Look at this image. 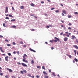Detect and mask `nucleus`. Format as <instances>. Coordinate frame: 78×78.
Masks as SVG:
<instances>
[{
    "label": "nucleus",
    "instance_id": "4be33fe9",
    "mask_svg": "<svg viewBox=\"0 0 78 78\" xmlns=\"http://www.w3.org/2000/svg\"><path fill=\"white\" fill-rule=\"evenodd\" d=\"M44 78H48V76L47 75H45L44 76Z\"/></svg>",
    "mask_w": 78,
    "mask_h": 78
},
{
    "label": "nucleus",
    "instance_id": "c03bdc74",
    "mask_svg": "<svg viewBox=\"0 0 78 78\" xmlns=\"http://www.w3.org/2000/svg\"><path fill=\"white\" fill-rule=\"evenodd\" d=\"M32 31H35V30L34 29H32V30H31Z\"/></svg>",
    "mask_w": 78,
    "mask_h": 78
},
{
    "label": "nucleus",
    "instance_id": "e433bc0d",
    "mask_svg": "<svg viewBox=\"0 0 78 78\" xmlns=\"http://www.w3.org/2000/svg\"><path fill=\"white\" fill-rule=\"evenodd\" d=\"M9 72H12V70L10 69H9Z\"/></svg>",
    "mask_w": 78,
    "mask_h": 78
},
{
    "label": "nucleus",
    "instance_id": "f8f14e48",
    "mask_svg": "<svg viewBox=\"0 0 78 78\" xmlns=\"http://www.w3.org/2000/svg\"><path fill=\"white\" fill-rule=\"evenodd\" d=\"M68 18H71L72 17V16L71 15H69L68 16Z\"/></svg>",
    "mask_w": 78,
    "mask_h": 78
},
{
    "label": "nucleus",
    "instance_id": "58836bf2",
    "mask_svg": "<svg viewBox=\"0 0 78 78\" xmlns=\"http://www.w3.org/2000/svg\"><path fill=\"white\" fill-rule=\"evenodd\" d=\"M37 68H38V69H40V68H41V67L40 66H37Z\"/></svg>",
    "mask_w": 78,
    "mask_h": 78
},
{
    "label": "nucleus",
    "instance_id": "680f3d73",
    "mask_svg": "<svg viewBox=\"0 0 78 78\" xmlns=\"http://www.w3.org/2000/svg\"><path fill=\"white\" fill-rule=\"evenodd\" d=\"M66 36L67 37H69V35H66Z\"/></svg>",
    "mask_w": 78,
    "mask_h": 78
},
{
    "label": "nucleus",
    "instance_id": "0e129e2a",
    "mask_svg": "<svg viewBox=\"0 0 78 78\" xmlns=\"http://www.w3.org/2000/svg\"><path fill=\"white\" fill-rule=\"evenodd\" d=\"M60 5L62 6H63V5H62V4H61Z\"/></svg>",
    "mask_w": 78,
    "mask_h": 78
},
{
    "label": "nucleus",
    "instance_id": "ea45409f",
    "mask_svg": "<svg viewBox=\"0 0 78 78\" xmlns=\"http://www.w3.org/2000/svg\"><path fill=\"white\" fill-rule=\"evenodd\" d=\"M3 37V36L0 35V38H2Z\"/></svg>",
    "mask_w": 78,
    "mask_h": 78
},
{
    "label": "nucleus",
    "instance_id": "4d7b16f0",
    "mask_svg": "<svg viewBox=\"0 0 78 78\" xmlns=\"http://www.w3.org/2000/svg\"><path fill=\"white\" fill-rule=\"evenodd\" d=\"M61 27H62V28H63V27H64V25H61Z\"/></svg>",
    "mask_w": 78,
    "mask_h": 78
},
{
    "label": "nucleus",
    "instance_id": "b1692460",
    "mask_svg": "<svg viewBox=\"0 0 78 78\" xmlns=\"http://www.w3.org/2000/svg\"><path fill=\"white\" fill-rule=\"evenodd\" d=\"M55 12H56L57 13H58V12H59V10H56V11H55Z\"/></svg>",
    "mask_w": 78,
    "mask_h": 78
},
{
    "label": "nucleus",
    "instance_id": "774afa93",
    "mask_svg": "<svg viewBox=\"0 0 78 78\" xmlns=\"http://www.w3.org/2000/svg\"><path fill=\"white\" fill-rule=\"evenodd\" d=\"M49 27H52V25H49Z\"/></svg>",
    "mask_w": 78,
    "mask_h": 78
},
{
    "label": "nucleus",
    "instance_id": "473e14b6",
    "mask_svg": "<svg viewBox=\"0 0 78 78\" xmlns=\"http://www.w3.org/2000/svg\"><path fill=\"white\" fill-rule=\"evenodd\" d=\"M36 77H37V78H40V76H38V75H37L36 76Z\"/></svg>",
    "mask_w": 78,
    "mask_h": 78
},
{
    "label": "nucleus",
    "instance_id": "f257e3e1",
    "mask_svg": "<svg viewBox=\"0 0 78 78\" xmlns=\"http://www.w3.org/2000/svg\"><path fill=\"white\" fill-rule=\"evenodd\" d=\"M54 39H56V40L53 39L52 40H50L49 42H51V43H53V42H57L58 41H60V40H59V39L56 37H54Z\"/></svg>",
    "mask_w": 78,
    "mask_h": 78
},
{
    "label": "nucleus",
    "instance_id": "72a5a7b5",
    "mask_svg": "<svg viewBox=\"0 0 78 78\" xmlns=\"http://www.w3.org/2000/svg\"><path fill=\"white\" fill-rule=\"evenodd\" d=\"M68 30H71L72 29V27H68Z\"/></svg>",
    "mask_w": 78,
    "mask_h": 78
},
{
    "label": "nucleus",
    "instance_id": "a19ab883",
    "mask_svg": "<svg viewBox=\"0 0 78 78\" xmlns=\"http://www.w3.org/2000/svg\"><path fill=\"white\" fill-rule=\"evenodd\" d=\"M12 44H13V45H16V43H15V42H13L12 43Z\"/></svg>",
    "mask_w": 78,
    "mask_h": 78
},
{
    "label": "nucleus",
    "instance_id": "6e6d98bb",
    "mask_svg": "<svg viewBox=\"0 0 78 78\" xmlns=\"http://www.w3.org/2000/svg\"><path fill=\"white\" fill-rule=\"evenodd\" d=\"M16 53H17V54H19V51H18L16 52Z\"/></svg>",
    "mask_w": 78,
    "mask_h": 78
},
{
    "label": "nucleus",
    "instance_id": "39448f33",
    "mask_svg": "<svg viewBox=\"0 0 78 78\" xmlns=\"http://www.w3.org/2000/svg\"><path fill=\"white\" fill-rule=\"evenodd\" d=\"M9 57H8V56H7L5 57V61H8V58Z\"/></svg>",
    "mask_w": 78,
    "mask_h": 78
},
{
    "label": "nucleus",
    "instance_id": "412c9836",
    "mask_svg": "<svg viewBox=\"0 0 78 78\" xmlns=\"http://www.w3.org/2000/svg\"><path fill=\"white\" fill-rule=\"evenodd\" d=\"M28 76H29V77H31V74H28Z\"/></svg>",
    "mask_w": 78,
    "mask_h": 78
},
{
    "label": "nucleus",
    "instance_id": "f03ea898",
    "mask_svg": "<svg viewBox=\"0 0 78 78\" xmlns=\"http://www.w3.org/2000/svg\"><path fill=\"white\" fill-rule=\"evenodd\" d=\"M21 64L22 66H24V67H28V66L27 65H26V64L23 63H22Z\"/></svg>",
    "mask_w": 78,
    "mask_h": 78
},
{
    "label": "nucleus",
    "instance_id": "4468645a",
    "mask_svg": "<svg viewBox=\"0 0 78 78\" xmlns=\"http://www.w3.org/2000/svg\"><path fill=\"white\" fill-rule=\"evenodd\" d=\"M43 73L44 75H47V73L45 71H43Z\"/></svg>",
    "mask_w": 78,
    "mask_h": 78
},
{
    "label": "nucleus",
    "instance_id": "a878e982",
    "mask_svg": "<svg viewBox=\"0 0 78 78\" xmlns=\"http://www.w3.org/2000/svg\"><path fill=\"white\" fill-rule=\"evenodd\" d=\"M75 14H77L78 15V13L77 12H74Z\"/></svg>",
    "mask_w": 78,
    "mask_h": 78
},
{
    "label": "nucleus",
    "instance_id": "20e7f679",
    "mask_svg": "<svg viewBox=\"0 0 78 78\" xmlns=\"http://www.w3.org/2000/svg\"><path fill=\"white\" fill-rule=\"evenodd\" d=\"M3 48H2V47H0V50H1V52L2 53H4L5 52V51H4L3 50Z\"/></svg>",
    "mask_w": 78,
    "mask_h": 78
},
{
    "label": "nucleus",
    "instance_id": "69168bd1",
    "mask_svg": "<svg viewBox=\"0 0 78 78\" xmlns=\"http://www.w3.org/2000/svg\"><path fill=\"white\" fill-rule=\"evenodd\" d=\"M74 53H76V50H74Z\"/></svg>",
    "mask_w": 78,
    "mask_h": 78
},
{
    "label": "nucleus",
    "instance_id": "13d9d810",
    "mask_svg": "<svg viewBox=\"0 0 78 78\" xmlns=\"http://www.w3.org/2000/svg\"><path fill=\"white\" fill-rule=\"evenodd\" d=\"M51 50H53V49H54V48H53V47H52L51 48Z\"/></svg>",
    "mask_w": 78,
    "mask_h": 78
},
{
    "label": "nucleus",
    "instance_id": "2eb2a0df",
    "mask_svg": "<svg viewBox=\"0 0 78 78\" xmlns=\"http://www.w3.org/2000/svg\"><path fill=\"white\" fill-rule=\"evenodd\" d=\"M21 9H24V6H22L20 7Z\"/></svg>",
    "mask_w": 78,
    "mask_h": 78
},
{
    "label": "nucleus",
    "instance_id": "49530a36",
    "mask_svg": "<svg viewBox=\"0 0 78 78\" xmlns=\"http://www.w3.org/2000/svg\"><path fill=\"white\" fill-rule=\"evenodd\" d=\"M5 41H6V42H8V39H6L5 40Z\"/></svg>",
    "mask_w": 78,
    "mask_h": 78
},
{
    "label": "nucleus",
    "instance_id": "5701e85b",
    "mask_svg": "<svg viewBox=\"0 0 78 78\" xmlns=\"http://www.w3.org/2000/svg\"><path fill=\"white\" fill-rule=\"evenodd\" d=\"M15 20H11V22H15Z\"/></svg>",
    "mask_w": 78,
    "mask_h": 78
},
{
    "label": "nucleus",
    "instance_id": "7c9ffc66",
    "mask_svg": "<svg viewBox=\"0 0 78 78\" xmlns=\"http://www.w3.org/2000/svg\"><path fill=\"white\" fill-rule=\"evenodd\" d=\"M12 10H13V11H14V10H15V9H14V7H12Z\"/></svg>",
    "mask_w": 78,
    "mask_h": 78
},
{
    "label": "nucleus",
    "instance_id": "7ed1b4c3",
    "mask_svg": "<svg viewBox=\"0 0 78 78\" xmlns=\"http://www.w3.org/2000/svg\"><path fill=\"white\" fill-rule=\"evenodd\" d=\"M29 50H30V51H33V52H34V53H36V51L35 50H34L31 49V48H29Z\"/></svg>",
    "mask_w": 78,
    "mask_h": 78
},
{
    "label": "nucleus",
    "instance_id": "0eeeda50",
    "mask_svg": "<svg viewBox=\"0 0 78 78\" xmlns=\"http://www.w3.org/2000/svg\"><path fill=\"white\" fill-rule=\"evenodd\" d=\"M72 38H71V39H76V37L75 36L73 35L72 36Z\"/></svg>",
    "mask_w": 78,
    "mask_h": 78
},
{
    "label": "nucleus",
    "instance_id": "aec40b11",
    "mask_svg": "<svg viewBox=\"0 0 78 78\" xmlns=\"http://www.w3.org/2000/svg\"><path fill=\"white\" fill-rule=\"evenodd\" d=\"M9 17H12V18L13 17V16L11 15H9Z\"/></svg>",
    "mask_w": 78,
    "mask_h": 78
},
{
    "label": "nucleus",
    "instance_id": "3c124183",
    "mask_svg": "<svg viewBox=\"0 0 78 78\" xmlns=\"http://www.w3.org/2000/svg\"><path fill=\"white\" fill-rule=\"evenodd\" d=\"M60 35H62L63 34V33L62 32L60 34Z\"/></svg>",
    "mask_w": 78,
    "mask_h": 78
},
{
    "label": "nucleus",
    "instance_id": "f704fd0d",
    "mask_svg": "<svg viewBox=\"0 0 78 78\" xmlns=\"http://www.w3.org/2000/svg\"><path fill=\"white\" fill-rule=\"evenodd\" d=\"M5 19H8V20H9V18L8 17H6L5 18Z\"/></svg>",
    "mask_w": 78,
    "mask_h": 78
},
{
    "label": "nucleus",
    "instance_id": "f3484780",
    "mask_svg": "<svg viewBox=\"0 0 78 78\" xmlns=\"http://www.w3.org/2000/svg\"><path fill=\"white\" fill-rule=\"evenodd\" d=\"M62 12L64 14H66V12L65 10H63Z\"/></svg>",
    "mask_w": 78,
    "mask_h": 78
},
{
    "label": "nucleus",
    "instance_id": "9b49d317",
    "mask_svg": "<svg viewBox=\"0 0 78 78\" xmlns=\"http://www.w3.org/2000/svg\"><path fill=\"white\" fill-rule=\"evenodd\" d=\"M30 5L31 6H33V7H34V6H35V5L33 3H31Z\"/></svg>",
    "mask_w": 78,
    "mask_h": 78
},
{
    "label": "nucleus",
    "instance_id": "4c0bfd02",
    "mask_svg": "<svg viewBox=\"0 0 78 78\" xmlns=\"http://www.w3.org/2000/svg\"><path fill=\"white\" fill-rule=\"evenodd\" d=\"M31 78H34V76H31Z\"/></svg>",
    "mask_w": 78,
    "mask_h": 78
},
{
    "label": "nucleus",
    "instance_id": "864d4df0",
    "mask_svg": "<svg viewBox=\"0 0 78 78\" xmlns=\"http://www.w3.org/2000/svg\"><path fill=\"white\" fill-rule=\"evenodd\" d=\"M5 77H6V78H8V75H6Z\"/></svg>",
    "mask_w": 78,
    "mask_h": 78
},
{
    "label": "nucleus",
    "instance_id": "79ce46f5",
    "mask_svg": "<svg viewBox=\"0 0 78 78\" xmlns=\"http://www.w3.org/2000/svg\"><path fill=\"white\" fill-rule=\"evenodd\" d=\"M54 9H55V8H52L51 9V10H53Z\"/></svg>",
    "mask_w": 78,
    "mask_h": 78
},
{
    "label": "nucleus",
    "instance_id": "9d476101",
    "mask_svg": "<svg viewBox=\"0 0 78 78\" xmlns=\"http://www.w3.org/2000/svg\"><path fill=\"white\" fill-rule=\"evenodd\" d=\"M73 47H75V48H76V49H78V46H76V45H73Z\"/></svg>",
    "mask_w": 78,
    "mask_h": 78
},
{
    "label": "nucleus",
    "instance_id": "cd10ccee",
    "mask_svg": "<svg viewBox=\"0 0 78 78\" xmlns=\"http://www.w3.org/2000/svg\"><path fill=\"white\" fill-rule=\"evenodd\" d=\"M5 24H6L5 23H3V27H6V26L5 25Z\"/></svg>",
    "mask_w": 78,
    "mask_h": 78
},
{
    "label": "nucleus",
    "instance_id": "5fc2aeb1",
    "mask_svg": "<svg viewBox=\"0 0 78 78\" xmlns=\"http://www.w3.org/2000/svg\"><path fill=\"white\" fill-rule=\"evenodd\" d=\"M41 3L43 4V3H44V2H43V1H41Z\"/></svg>",
    "mask_w": 78,
    "mask_h": 78
},
{
    "label": "nucleus",
    "instance_id": "c756f323",
    "mask_svg": "<svg viewBox=\"0 0 78 78\" xmlns=\"http://www.w3.org/2000/svg\"><path fill=\"white\" fill-rule=\"evenodd\" d=\"M52 75L54 76H56V75L55 74V73H53Z\"/></svg>",
    "mask_w": 78,
    "mask_h": 78
},
{
    "label": "nucleus",
    "instance_id": "de8ad7c7",
    "mask_svg": "<svg viewBox=\"0 0 78 78\" xmlns=\"http://www.w3.org/2000/svg\"><path fill=\"white\" fill-rule=\"evenodd\" d=\"M0 75H1V76H2L3 75V74L2 73H1L0 74Z\"/></svg>",
    "mask_w": 78,
    "mask_h": 78
},
{
    "label": "nucleus",
    "instance_id": "dca6fc26",
    "mask_svg": "<svg viewBox=\"0 0 78 78\" xmlns=\"http://www.w3.org/2000/svg\"><path fill=\"white\" fill-rule=\"evenodd\" d=\"M31 64H34V61H33V60H32L31 61Z\"/></svg>",
    "mask_w": 78,
    "mask_h": 78
},
{
    "label": "nucleus",
    "instance_id": "c85d7f7f",
    "mask_svg": "<svg viewBox=\"0 0 78 78\" xmlns=\"http://www.w3.org/2000/svg\"><path fill=\"white\" fill-rule=\"evenodd\" d=\"M8 55L9 56H11V53H9Z\"/></svg>",
    "mask_w": 78,
    "mask_h": 78
},
{
    "label": "nucleus",
    "instance_id": "6e6552de",
    "mask_svg": "<svg viewBox=\"0 0 78 78\" xmlns=\"http://www.w3.org/2000/svg\"><path fill=\"white\" fill-rule=\"evenodd\" d=\"M68 39V38L67 37H65L64 38V41L65 42H66V41H67V40Z\"/></svg>",
    "mask_w": 78,
    "mask_h": 78
},
{
    "label": "nucleus",
    "instance_id": "a211bd4d",
    "mask_svg": "<svg viewBox=\"0 0 78 78\" xmlns=\"http://www.w3.org/2000/svg\"><path fill=\"white\" fill-rule=\"evenodd\" d=\"M74 60H75V61L76 62H78V59H76V58H74Z\"/></svg>",
    "mask_w": 78,
    "mask_h": 78
},
{
    "label": "nucleus",
    "instance_id": "603ef678",
    "mask_svg": "<svg viewBox=\"0 0 78 78\" xmlns=\"http://www.w3.org/2000/svg\"><path fill=\"white\" fill-rule=\"evenodd\" d=\"M69 58H72V56L70 55H69Z\"/></svg>",
    "mask_w": 78,
    "mask_h": 78
},
{
    "label": "nucleus",
    "instance_id": "a18cd8bd",
    "mask_svg": "<svg viewBox=\"0 0 78 78\" xmlns=\"http://www.w3.org/2000/svg\"><path fill=\"white\" fill-rule=\"evenodd\" d=\"M25 62H26V63H28V61L25 60Z\"/></svg>",
    "mask_w": 78,
    "mask_h": 78
},
{
    "label": "nucleus",
    "instance_id": "052dcab7",
    "mask_svg": "<svg viewBox=\"0 0 78 78\" xmlns=\"http://www.w3.org/2000/svg\"><path fill=\"white\" fill-rule=\"evenodd\" d=\"M42 69H45V67L44 66H42Z\"/></svg>",
    "mask_w": 78,
    "mask_h": 78
},
{
    "label": "nucleus",
    "instance_id": "e2e57ef3",
    "mask_svg": "<svg viewBox=\"0 0 78 78\" xmlns=\"http://www.w3.org/2000/svg\"><path fill=\"white\" fill-rule=\"evenodd\" d=\"M68 25H69V26H70L71 25V23H69L68 24Z\"/></svg>",
    "mask_w": 78,
    "mask_h": 78
},
{
    "label": "nucleus",
    "instance_id": "bb28decb",
    "mask_svg": "<svg viewBox=\"0 0 78 78\" xmlns=\"http://www.w3.org/2000/svg\"><path fill=\"white\" fill-rule=\"evenodd\" d=\"M23 71L24 72V73H27V71H26V70L23 69Z\"/></svg>",
    "mask_w": 78,
    "mask_h": 78
},
{
    "label": "nucleus",
    "instance_id": "09e8293b",
    "mask_svg": "<svg viewBox=\"0 0 78 78\" xmlns=\"http://www.w3.org/2000/svg\"><path fill=\"white\" fill-rule=\"evenodd\" d=\"M47 28H50L49 26H47Z\"/></svg>",
    "mask_w": 78,
    "mask_h": 78
},
{
    "label": "nucleus",
    "instance_id": "8fccbe9b",
    "mask_svg": "<svg viewBox=\"0 0 78 78\" xmlns=\"http://www.w3.org/2000/svg\"><path fill=\"white\" fill-rule=\"evenodd\" d=\"M23 61V62H25V59H23L22 60Z\"/></svg>",
    "mask_w": 78,
    "mask_h": 78
},
{
    "label": "nucleus",
    "instance_id": "bf43d9fd",
    "mask_svg": "<svg viewBox=\"0 0 78 78\" xmlns=\"http://www.w3.org/2000/svg\"><path fill=\"white\" fill-rule=\"evenodd\" d=\"M65 33L66 34H69V32H65Z\"/></svg>",
    "mask_w": 78,
    "mask_h": 78
},
{
    "label": "nucleus",
    "instance_id": "ddd939ff",
    "mask_svg": "<svg viewBox=\"0 0 78 78\" xmlns=\"http://www.w3.org/2000/svg\"><path fill=\"white\" fill-rule=\"evenodd\" d=\"M12 27L13 28H16L17 27L16 26H13Z\"/></svg>",
    "mask_w": 78,
    "mask_h": 78
},
{
    "label": "nucleus",
    "instance_id": "1a4fd4ad",
    "mask_svg": "<svg viewBox=\"0 0 78 78\" xmlns=\"http://www.w3.org/2000/svg\"><path fill=\"white\" fill-rule=\"evenodd\" d=\"M26 57H27V55L26 54H24V56H23V58L26 59Z\"/></svg>",
    "mask_w": 78,
    "mask_h": 78
},
{
    "label": "nucleus",
    "instance_id": "6ab92c4d",
    "mask_svg": "<svg viewBox=\"0 0 78 78\" xmlns=\"http://www.w3.org/2000/svg\"><path fill=\"white\" fill-rule=\"evenodd\" d=\"M7 46H11V45L9 44H6Z\"/></svg>",
    "mask_w": 78,
    "mask_h": 78
},
{
    "label": "nucleus",
    "instance_id": "338daca9",
    "mask_svg": "<svg viewBox=\"0 0 78 78\" xmlns=\"http://www.w3.org/2000/svg\"><path fill=\"white\" fill-rule=\"evenodd\" d=\"M12 78H16V77H14V76H12Z\"/></svg>",
    "mask_w": 78,
    "mask_h": 78
},
{
    "label": "nucleus",
    "instance_id": "423d86ee",
    "mask_svg": "<svg viewBox=\"0 0 78 78\" xmlns=\"http://www.w3.org/2000/svg\"><path fill=\"white\" fill-rule=\"evenodd\" d=\"M8 12V7H6V10L5 11V13H7Z\"/></svg>",
    "mask_w": 78,
    "mask_h": 78
},
{
    "label": "nucleus",
    "instance_id": "c9c22d12",
    "mask_svg": "<svg viewBox=\"0 0 78 78\" xmlns=\"http://www.w3.org/2000/svg\"><path fill=\"white\" fill-rule=\"evenodd\" d=\"M76 42L77 43H78V40L77 39H76Z\"/></svg>",
    "mask_w": 78,
    "mask_h": 78
},
{
    "label": "nucleus",
    "instance_id": "37998d69",
    "mask_svg": "<svg viewBox=\"0 0 78 78\" xmlns=\"http://www.w3.org/2000/svg\"><path fill=\"white\" fill-rule=\"evenodd\" d=\"M2 55V56H6V54H3Z\"/></svg>",
    "mask_w": 78,
    "mask_h": 78
},
{
    "label": "nucleus",
    "instance_id": "393cba45",
    "mask_svg": "<svg viewBox=\"0 0 78 78\" xmlns=\"http://www.w3.org/2000/svg\"><path fill=\"white\" fill-rule=\"evenodd\" d=\"M20 44H23V42L21 41L20 42Z\"/></svg>",
    "mask_w": 78,
    "mask_h": 78
},
{
    "label": "nucleus",
    "instance_id": "2f4dec72",
    "mask_svg": "<svg viewBox=\"0 0 78 78\" xmlns=\"http://www.w3.org/2000/svg\"><path fill=\"white\" fill-rule=\"evenodd\" d=\"M20 72L21 73H22V74H23V73H23V72L22 71H21Z\"/></svg>",
    "mask_w": 78,
    "mask_h": 78
}]
</instances>
